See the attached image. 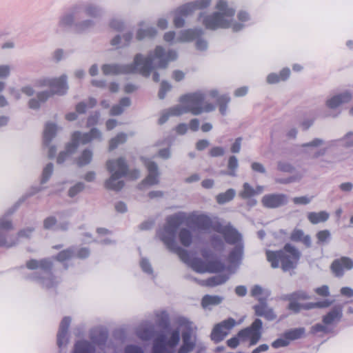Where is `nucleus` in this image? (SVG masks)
<instances>
[{
	"mask_svg": "<svg viewBox=\"0 0 353 353\" xmlns=\"http://www.w3.org/2000/svg\"><path fill=\"white\" fill-rule=\"evenodd\" d=\"M216 222L219 221H214L205 214L197 212L189 214L180 212L168 216L165 224L157 231V235L169 250L176 253L183 260L188 261V252L177 245L175 241L178 228L182 224H185L199 231H207L210 229L214 230V225Z\"/></svg>",
	"mask_w": 353,
	"mask_h": 353,
	"instance_id": "obj_1",
	"label": "nucleus"
},
{
	"mask_svg": "<svg viewBox=\"0 0 353 353\" xmlns=\"http://www.w3.org/2000/svg\"><path fill=\"white\" fill-rule=\"evenodd\" d=\"M176 58L177 53L175 50H170L166 52L161 46H157L147 57H143L139 54H137L132 65L120 66L105 64L101 69L105 75L139 72L144 77H148L153 69V61L155 60L158 61L159 68H165L169 62L176 60Z\"/></svg>",
	"mask_w": 353,
	"mask_h": 353,
	"instance_id": "obj_2",
	"label": "nucleus"
},
{
	"mask_svg": "<svg viewBox=\"0 0 353 353\" xmlns=\"http://www.w3.org/2000/svg\"><path fill=\"white\" fill-rule=\"evenodd\" d=\"M215 8L216 12L205 17L202 21L207 29L214 30L219 28H231L234 31H239L243 28V23L249 19L248 14L241 11L237 15L240 23L234 21L235 10L224 0L218 1Z\"/></svg>",
	"mask_w": 353,
	"mask_h": 353,
	"instance_id": "obj_3",
	"label": "nucleus"
},
{
	"mask_svg": "<svg viewBox=\"0 0 353 353\" xmlns=\"http://www.w3.org/2000/svg\"><path fill=\"white\" fill-rule=\"evenodd\" d=\"M205 94L201 92L185 94L180 97L181 105H176L163 112L159 119V124L165 123L170 116H179L190 112L199 115L203 112H210L215 109V105L205 101Z\"/></svg>",
	"mask_w": 353,
	"mask_h": 353,
	"instance_id": "obj_4",
	"label": "nucleus"
},
{
	"mask_svg": "<svg viewBox=\"0 0 353 353\" xmlns=\"http://www.w3.org/2000/svg\"><path fill=\"white\" fill-rule=\"evenodd\" d=\"M106 168L111 174L110 177L104 183V186L108 190L119 191L124 186V182L121 180L123 177L135 180L140 175V172L138 170H129L128 165L123 157L108 161Z\"/></svg>",
	"mask_w": 353,
	"mask_h": 353,
	"instance_id": "obj_5",
	"label": "nucleus"
},
{
	"mask_svg": "<svg viewBox=\"0 0 353 353\" xmlns=\"http://www.w3.org/2000/svg\"><path fill=\"white\" fill-rule=\"evenodd\" d=\"M265 255L272 268H277L281 266L284 272H287L297 267L301 253L294 245L286 243L281 250L277 251L267 250Z\"/></svg>",
	"mask_w": 353,
	"mask_h": 353,
	"instance_id": "obj_6",
	"label": "nucleus"
},
{
	"mask_svg": "<svg viewBox=\"0 0 353 353\" xmlns=\"http://www.w3.org/2000/svg\"><path fill=\"white\" fill-rule=\"evenodd\" d=\"M101 132L97 128H92L89 132L85 133L74 132L71 136V142L67 145L65 150L59 154L57 163H62L66 158L77 150L80 144L85 145L94 140H101Z\"/></svg>",
	"mask_w": 353,
	"mask_h": 353,
	"instance_id": "obj_7",
	"label": "nucleus"
},
{
	"mask_svg": "<svg viewBox=\"0 0 353 353\" xmlns=\"http://www.w3.org/2000/svg\"><path fill=\"white\" fill-rule=\"evenodd\" d=\"M42 85H48L50 88V92H43L37 95L38 100L32 99L29 101V106L32 109H37L40 105V102H44L46 99L54 94H63L68 90L66 83V77L61 76L58 79H44L41 83Z\"/></svg>",
	"mask_w": 353,
	"mask_h": 353,
	"instance_id": "obj_8",
	"label": "nucleus"
},
{
	"mask_svg": "<svg viewBox=\"0 0 353 353\" xmlns=\"http://www.w3.org/2000/svg\"><path fill=\"white\" fill-rule=\"evenodd\" d=\"M290 301L288 310L294 313L299 312L301 310H310L313 308H325L328 307L332 301L324 300L316 303H308L306 304H301L299 302L310 299V296L304 291H298L289 294L287 297Z\"/></svg>",
	"mask_w": 353,
	"mask_h": 353,
	"instance_id": "obj_9",
	"label": "nucleus"
},
{
	"mask_svg": "<svg viewBox=\"0 0 353 353\" xmlns=\"http://www.w3.org/2000/svg\"><path fill=\"white\" fill-rule=\"evenodd\" d=\"M179 324L182 329L181 336L183 343L178 350L177 353H190L196 346V337L195 332L196 328L191 321L185 319H181Z\"/></svg>",
	"mask_w": 353,
	"mask_h": 353,
	"instance_id": "obj_10",
	"label": "nucleus"
},
{
	"mask_svg": "<svg viewBox=\"0 0 353 353\" xmlns=\"http://www.w3.org/2000/svg\"><path fill=\"white\" fill-rule=\"evenodd\" d=\"M179 340L180 333L178 330H172L168 339L164 334H159L154 340L152 353H173V349L178 345Z\"/></svg>",
	"mask_w": 353,
	"mask_h": 353,
	"instance_id": "obj_11",
	"label": "nucleus"
},
{
	"mask_svg": "<svg viewBox=\"0 0 353 353\" xmlns=\"http://www.w3.org/2000/svg\"><path fill=\"white\" fill-rule=\"evenodd\" d=\"M184 263L190 265L191 268L196 272L200 273L204 272H219L224 269V265L222 263L217 260L210 261L205 262L201 259L194 258L191 259L190 253L188 252V261L183 260L181 257L179 256Z\"/></svg>",
	"mask_w": 353,
	"mask_h": 353,
	"instance_id": "obj_12",
	"label": "nucleus"
},
{
	"mask_svg": "<svg viewBox=\"0 0 353 353\" xmlns=\"http://www.w3.org/2000/svg\"><path fill=\"white\" fill-rule=\"evenodd\" d=\"M211 0H199L181 6L176 10L174 24L176 28L183 27L185 23L184 17L190 14L194 10L203 9L210 6Z\"/></svg>",
	"mask_w": 353,
	"mask_h": 353,
	"instance_id": "obj_13",
	"label": "nucleus"
},
{
	"mask_svg": "<svg viewBox=\"0 0 353 353\" xmlns=\"http://www.w3.org/2000/svg\"><path fill=\"white\" fill-rule=\"evenodd\" d=\"M262 321L256 319L250 327L241 330L238 333V336L241 341L250 342V345H254L260 340L261 337Z\"/></svg>",
	"mask_w": 353,
	"mask_h": 353,
	"instance_id": "obj_14",
	"label": "nucleus"
},
{
	"mask_svg": "<svg viewBox=\"0 0 353 353\" xmlns=\"http://www.w3.org/2000/svg\"><path fill=\"white\" fill-rule=\"evenodd\" d=\"M214 230L221 234L225 242L230 245H236L243 243L242 236L230 223L223 225L216 222L214 225Z\"/></svg>",
	"mask_w": 353,
	"mask_h": 353,
	"instance_id": "obj_15",
	"label": "nucleus"
},
{
	"mask_svg": "<svg viewBox=\"0 0 353 353\" xmlns=\"http://www.w3.org/2000/svg\"><path fill=\"white\" fill-rule=\"evenodd\" d=\"M305 330L304 327L290 329L285 331L280 338L272 343L274 348L286 347L293 341L299 339L305 335Z\"/></svg>",
	"mask_w": 353,
	"mask_h": 353,
	"instance_id": "obj_16",
	"label": "nucleus"
},
{
	"mask_svg": "<svg viewBox=\"0 0 353 353\" xmlns=\"http://www.w3.org/2000/svg\"><path fill=\"white\" fill-rule=\"evenodd\" d=\"M236 324V321L232 318H229L216 324L211 333L212 340L215 343L223 341Z\"/></svg>",
	"mask_w": 353,
	"mask_h": 353,
	"instance_id": "obj_17",
	"label": "nucleus"
},
{
	"mask_svg": "<svg viewBox=\"0 0 353 353\" xmlns=\"http://www.w3.org/2000/svg\"><path fill=\"white\" fill-rule=\"evenodd\" d=\"M353 268V260L347 256H341L334 259L331 265L330 270L336 277H342L346 271Z\"/></svg>",
	"mask_w": 353,
	"mask_h": 353,
	"instance_id": "obj_18",
	"label": "nucleus"
},
{
	"mask_svg": "<svg viewBox=\"0 0 353 353\" xmlns=\"http://www.w3.org/2000/svg\"><path fill=\"white\" fill-rule=\"evenodd\" d=\"M148 172V174L146 178L141 182L140 186L153 185L159 183L158 167L156 163L149 160L147 158H141Z\"/></svg>",
	"mask_w": 353,
	"mask_h": 353,
	"instance_id": "obj_19",
	"label": "nucleus"
},
{
	"mask_svg": "<svg viewBox=\"0 0 353 353\" xmlns=\"http://www.w3.org/2000/svg\"><path fill=\"white\" fill-rule=\"evenodd\" d=\"M288 198L283 194H269L265 195L261 203L267 208H276L287 203Z\"/></svg>",
	"mask_w": 353,
	"mask_h": 353,
	"instance_id": "obj_20",
	"label": "nucleus"
},
{
	"mask_svg": "<svg viewBox=\"0 0 353 353\" xmlns=\"http://www.w3.org/2000/svg\"><path fill=\"white\" fill-rule=\"evenodd\" d=\"M343 316V307L336 305L323 317V323L325 325H331L339 322Z\"/></svg>",
	"mask_w": 353,
	"mask_h": 353,
	"instance_id": "obj_21",
	"label": "nucleus"
},
{
	"mask_svg": "<svg viewBox=\"0 0 353 353\" xmlns=\"http://www.w3.org/2000/svg\"><path fill=\"white\" fill-rule=\"evenodd\" d=\"M71 319L68 316H65L59 325V329L57 333V345L61 347L67 342V334L70 324Z\"/></svg>",
	"mask_w": 353,
	"mask_h": 353,
	"instance_id": "obj_22",
	"label": "nucleus"
},
{
	"mask_svg": "<svg viewBox=\"0 0 353 353\" xmlns=\"http://www.w3.org/2000/svg\"><path fill=\"white\" fill-rule=\"evenodd\" d=\"M255 314L257 316H263L268 321H272L276 319V314L272 309L268 307L264 301H261L259 304L254 306Z\"/></svg>",
	"mask_w": 353,
	"mask_h": 353,
	"instance_id": "obj_23",
	"label": "nucleus"
},
{
	"mask_svg": "<svg viewBox=\"0 0 353 353\" xmlns=\"http://www.w3.org/2000/svg\"><path fill=\"white\" fill-rule=\"evenodd\" d=\"M255 314L257 316H263L268 321H272L276 319V314L272 309L268 307L264 301H261L259 304L254 306Z\"/></svg>",
	"mask_w": 353,
	"mask_h": 353,
	"instance_id": "obj_24",
	"label": "nucleus"
},
{
	"mask_svg": "<svg viewBox=\"0 0 353 353\" xmlns=\"http://www.w3.org/2000/svg\"><path fill=\"white\" fill-rule=\"evenodd\" d=\"M290 239L292 241L302 243L307 248L310 247L312 245L310 236L305 234L301 229H294L291 232Z\"/></svg>",
	"mask_w": 353,
	"mask_h": 353,
	"instance_id": "obj_25",
	"label": "nucleus"
},
{
	"mask_svg": "<svg viewBox=\"0 0 353 353\" xmlns=\"http://www.w3.org/2000/svg\"><path fill=\"white\" fill-rule=\"evenodd\" d=\"M352 99V95L350 92H344L328 99L326 105L330 108H336L340 105L349 102Z\"/></svg>",
	"mask_w": 353,
	"mask_h": 353,
	"instance_id": "obj_26",
	"label": "nucleus"
},
{
	"mask_svg": "<svg viewBox=\"0 0 353 353\" xmlns=\"http://www.w3.org/2000/svg\"><path fill=\"white\" fill-rule=\"evenodd\" d=\"M203 34L201 29H188L182 31L177 38L179 42H189L199 38Z\"/></svg>",
	"mask_w": 353,
	"mask_h": 353,
	"instance_id": "obj_27",
	"label": "nucleus"
},
{
	"mask_svg": "<svg viewBox=\"0 0 353 353\" xmlns=\"http://www.w3.org/2000/svg\"><path fill=\"white\" fill-rule=\"evenodd\" d=\"M26 267L30 270L41 268L44 271H50L52 268V263L48 259H43L39 261L31 259L26 263Z\"/></svg>",
	"mask_w": 353,
	"mask_h": 353,
	"instance_id": "obj_28",
	"label": "nucleus"
},
{
	"mask_svg": "<svg viewBox=\"0 0 353 353\" xmlns=\"http://www.w3.org/2000/svg\"><path fill=\"white\" fill-rule=\"evenodd\" d=\"M228 279L225 275H216L205 280L197 281V282L202 286L214 287L224 283Z\"/></svg>",
	"mask_w": 353,
	"mask_h": 353,
	"instance_id": "obj_29",
	"label": "nucleus"
},
{
	"mask_svg": "<svg viewBox=\"0 0 353 353\" xmlns=\"http://www.w3.org/2000/svg\"><path fill=\"white\" fill-rule=\"evenodd\" d=\"M130 99L128 97L122 98L119 103L114 105L110 109V114L112 116H118L121 114L125 109L130 105Z\"/></svg>",
	"mask_w": 353,
	"mask_h": 353,
	"instance_id": "obj_30",
	"label": "nucleus"
},
{
	"mask_svg": "<svg viewBox=\"0 0 353 353\" xmlns=\"http://www.w3.org/2000/svg\"><path fill=\"white\" fill-rule=\"evenodd\" d=\"M210 95L216 98L217 103L219 105V111L222 114H225L226 112L227 105L230 102V97L226 95L218 96V92L216 90H212L210 92Z\"/></svg>",
	"mask_w": 353,
	"mask_h": 353,
	"instance_id": "obj_31",
	"label": "nucleus"
},
{
	"mask_svg": "<svg viewBox=\"0 0 353 353\" xmlns=\"http://www.w3.org/2000/svg\"><path fill=\"white\" fill-rule=\"evenodd\" d=\"M93 351L94 347L92 343L83 340L75 343L72 353H92Z\"/></svg>",
	"mask_w": 353,
	"mask_h": 353,
	"instance_id": "obj_32",
	"label": "nucleus"
},
{
	"mask_svg": "<svg viewBox=\"0 0 353 353\" xmlns=\"http://www.w3.org/2000/svg\"><path fill=\"white\" fill-rule=\"evenodd\" d=\"M57 130V126L54 123H48L46 125L43 131V143L48 145L52 139L55 136Z\"/></svg>",
	"mask_w": 353,
	"mask_h": 353,
	"instance_id": "obj_33",
	"label": "nucleus"
},
{
	"mask_svg": "<svg viewBox=\"0 0 353 353\" xmlns=\"http://www.w3.org/2000/svg\"><path fill=\"white\" fill-rule=\"evenodd\" d=\"M307 219L312 224H317L321 222L326 221L329 218V214L325 211H321L319 212H309L307 214Z\"/></svg>",
	"mask_w": 353,
	"mask_h": 353,
	"instance_id": "obj_34",
	"label": "nucleus"
},
{
	"mask_svg": "<svg viewBox=\"0 0 353 353\" xmlns=\"http://www.w3.org/2000/svg\"><path fill=\"white\" fill-rule=\"evenodd\" d=\"M263 190L262 187H257L256 190H254L248 183L243 184V190L239 193V196L242 199H248L255 196L256 194H260Z\"/></svg>",
	"mask_w": 353,
	"mask_h": 353,
	"instance_id": "obj_35",
	"label": "nucleus"
},
{
	"mask_svg": "<svg viewBox=\"0 0 353 353\" xmlns=\"http://www.w3.org/2000/svg\"><path fill=\"white\" fill-rule=\"evenodd\" d=\"M128 135L125 133H118L115 137H112L109 141V150H113L118 148L120 145L127 141Z\"/></svg>",
	"mask_w": 353,
	"mask_h": 353,
	"instance_id": "obj_36",
	"label": "nucleus"
},
{
	"mask_svg": "<svg viewBox=\"0 0 353 353\" xmlns=\"http://www.w3.org/2000/svg\"><path fill=\"white\" fill-rule=\"evenodd\" d=\"M243 253V243L234 245L233 250L229 253L228 259L231 263L238 262L241 260Z\"/></svg>",
	"mask_w": 353,
	"mask_h": 353,
	"instance_id": "obj_37",
	"label": "nucleus"
},
{
	"mask_svg": "<svg viewBox=\"0 0 353 353\" xmlns=\"http://www.w3.org/2000/svg\"><path fill=\"white\" fill-rule=\"evenodd\" d=\"M193 236L191 231L187 228H182L179 232L180 243L185 247H189L192 243Z\"/></svg>",
	"mask_w": 353,
	"mask_h": 353,
	"instance_id": "obj_38",
	"label": "nucleus"
},
{
	"mask_svg": "<svg viewBox=\"0 0 353 353\" xmlns=\"http://www.w3.org/2000/svg\"><path fill=\"white\" fill-rule=\"evenodd\" d=\"M92 159V152L89 149L84 150L76 159L78 166L82 167L89 164Z\"/></svg>",
	"mask_w": 353,
	"mask_h": 353,
	"instance_id": "obj_39",
	"label": "nucleus"
},
{
	"mask_svg": "<svg viewBox=\"0 0 353 353\" xmlns=\"http://www.w3.org/2000/svg\"><path fill=\"white\" fill-rule=\"evenodd\" d=\"M223 299L219 296L205 295L201 300V305L205 308L210 305H216L221 303Z\"/></svg>",
	"mask_w": 353,
	"mask_h": 353,
	"instance_id": "obj_40",
	"label": "nucleus"
},
{
	"mask_svg": "<svg viewBox=\"0 0 353 353\" xmlns=\"http://www.w3.org/2000/svg\"><path fill=\"white\" fill-rule=\"evenodd\" d=\"M235 196V191L233 189H228L225 192L216 195V201L219 204H224L232 201Z\"/></svg>",
	"mask_w": 353,
	"mask_h": 353,
	"instance_id": "obj_41",
	"label": "nucleus"
},
{
	"mask_svg": "<svg viewBox=\"0 0 353 353\" xmlns=\"http://www.w3.org/2000/svg\"><path fill=\"white\" fill-rule=\"evenodd\" d=\"M97 105V100L94 98H90L87 103L80 102L76 105V111L79 114L85 113L88 109L92 108Z\"/></svg>",
	"mask_w": 353,
	"mask_h": 353,
	"instance_id": "obj_42",
	"label": "nucleus"
},
{
	"mask_svg": "<svg viewBox=\"0 0 353 353\" xmlns=\"http://www.w3.org/2000/svg\"><path fill=\"white\" fill-rule=\"evenodd\" d=\"M157 34V31L153 28H148L145 30H139L137 33V39L141 40L145 38H152Z\"/></svg>",
	"mask_w": 353,
	"mask_h": 353,
	"instance_id": "obj_43",
	"label": "nucleus"
},
{
	"mask_svg": "<svg viewBox=\"0 0 353 353\" xmlns=\"http://www.w3.org/2000/svg\"><path fill=\"white\" fill-rule=\"evenodd\" d=\"M316 237L317 239L318 244H323L330 239L331 234L328 230H323L316 233Z\"/></svg>",
	"mask_w": 353,
	"mask_h": 353,
	"instance_id": "obj_44",
	"label": "nucleus"
},
{
	"mask_svg": "<svg viewBox=\"0 0 353 353\" xmlns=\"http://www.w3.org/2000/svg\"><path fill=\"white\" fill-rule=\"evenodd\" d=\"M238 168V160L235 156L230 157L228 162V174L232 176L236 175V170Z\"/></svg>",
	"mask_w": 353,
	"mask_h": 353,
	"instance_id": "obj_45",
	"label": "nucleus"
},
{
	"mask_svg": "<svg viewBox=\"0 0 353 353\" xmlns=\"http://www.w3.org/2000/svg\"><path fill=\"white\" fill-rule=\"evenodd\" d=\"M153 328L148 327L143 329H139L137 332L139 337L143 340H149L153 336Z\"/></svg>",
	"mask_w": 353,
	"mask_h": 353,
	"instance_id": "obj_46",
	"label": "nucleus"
},
{
	"mask_svg": "<svg viewBox=\"0 0 353 353\" xmlns=\"http://www.w3.org/2000/svg\"><path fill=\"white\" fill-rule=\"evenodd\" d=\"M171 88V85L168 81H163L161 83L160 89L159 91V97L161 99H163L167 92L170 90Z\"/></svg>",
	"mask_w": 353,
	"mask_h": 353,
	"instance_id": "obj_47",
	"label": "nucleus"
},
{
	"mask_svg": "<svg viewBox=\"0 0 353 353\" xmlns=\"http://www.w3.org/2000/svg\"><path fill=\"white\" fill-rule=\"evenodd\" d=\"M53 171V165L48 163L43 169L42 174V183L46 182L51 176Z\"/></svg>",
	"mask_w": 353,
	"mask_h": 353,
	"instance_id": "obj_48",
	"label": "nucleus"
},
{
	"mask_svg": "<svg viewBox=\"0 0 353 353\" xmlns=\"http://www.w3.org/2000/svg\"><path fill=\"white\" fill-rule=\"evenodd\" d=\"M314 292L317 295H319L321 297H327V296H330L329 287L326 285L316 288L314 290Z\"/></svg>",
	"mask_w": 353,
	"mask_h": 353,
	"instance_id": "obj_49",
	"label": "nucleus"
},
{
	"mask_svg": "<svg viewBox=\"0 0 353 353\" xmlns=\"http://www.w3.org/2000/svg\"><path fill=\"white\" fill-rule=\"evenodd\" d=\"M84 185L82 183H78L69 190L68 194L70 197H73L82 191Z\"/></svg>",
	"mask_w": 353,
	"mask_h": 353,
	"instance_id": "obj_50",
	"label": "nucleus"
},
{
	"mask_svg": "<svg viewBox=\"0 0 353 353\" xmlns=\"http://www.w3.org/2000/svg\"><path fill=\"white\" fill-rule=\"evenodd\" d=\"M72 255V252L70 250H65L60 252L56 256V259L59 261H64L70 259Z\"/></svg>",
	"mask_w": 353,
	"mask_h": 353,
	"instance_id": "obj_51",
	"label": "nucleus"
},
{
	"mask_svg": "<svg viewBox=\"0 0 353 353\" xmlns=\"http://www.w3.org/2000/svg\"><path fill=\"white\" fill-rule=\"evenodd\" d=\"M278 169L285 172H292L294 170L293 166L287 162H279Z\"/></svg>",
	"mask_w": 353,
	"mask_h": 353,
	"instance_id": "obj_52",
	"label": "nucleus"
},
{
	"mask_svg": "<svg viewBox=\"0 0 353 353\" xmlns=\"http://www.w3.org/2000/svg\"><path fill=\"white\" fill-rule=\"evenodd\" d=\"M209 153L212 157L223 156L224 154V149L221 147H213L210 149Z\"/></svg>",
	"mask_w": 353,
	"mask_h": 353,
	"instance_id": "obj_53",
	"label": "nucleus"
},
{
	"mask_svg": "<svg viewBox=\"0 0 353 353\" xmlns=\"http://www.w3.org/2000/svg\"><path fill=\"white\" fill-rule=\"evenodd\" d=\"M99 119V112H96L94 114L90 115L87 120V127L89 128L95 125L98 123Z\"/></svg>",
	"mask_w": 353,
	"mask_h": 353,
	"instance_id": "obj_54",
	"label": "nucleus"
},
{
	"mask_svg": "<svg viewBox=\"0 0 353 353\" xmlns=\"http://www.w3.org/2000/svg\"><path fill=\"white\" fill-rule=\"evenodd\" d=\"M57 224V219L54 216L47 217L43 221V226L46 229H50Z\"/></svg>",
	"mask_w": 353,
	"mask_h": 353,
	"instance_id": "obj_55",
	"label": "nucleus"
},
{
	"mask_svg": "<svg viewBox=\"0 0 353 353\" xmlns=\"http://www.w3.org/2000/svg\"><path fill=\"white\" fill-rule=\"evenodd\" d=\"M185 76V72L179 70H174L172 74V78L176 82H179L184 79Z\"/></svg>",
	"mask_w": 353,
	"mask_h": 353,
	"instance_id": "obj_56",
	"label": "nucleus"
},
{
	"mask_svg": "<svg viewBox=\"0 0 353 353\" xmlns=\"http://www.w3.org/2000/svg\"><path fill=\"white\" fill-rule=\"evenodd\" d=\"M310 199L303 196L299 197H294L293 199V202L296 205H306L310 202Z\"/></svg>",
	"mask_w": 353,
	"mask_h": 353,
	"instance_id": "obj_57",
	"label": "nucleus"
},
{
	"mask_svg": "<svg viewBox=\"0 0 353 353\" xmlns=\"http://www.w3.org/2000/svg\"><path fill=\"white\" fill-rule=\"evenodd\" d=\"M241 141H242L241 137H239V138L236 139L234 143L232 144V145L231 146V149H230L231 152L232 153L239 152V151L241 150Z\"/></svg>",
	"mask_w": 353,
	"mask_h": 353,
	"instance_id": "obj_58",
	"label": "nucleus"
},
{
	"mask_svg": "<svg viewBox=\"0 0 353 353\" xmlns=\"http://www.w3.org/2000/svg\"><path fill=\"white\" fill-rule=\"evenodd\" d=\"M125 353H143V350L137 345H128L125 348Z\"/></svg>",
	"mask_w": 353,
	"mask_h": 353,
	"instance_id": "obj_59",
	"label": "nucleus"
},
{
	"mask_svg": "<svg viewBox=\"0 0 353 353\" xmlns=\"http://www.w3.org/2000/svg\"><path fill=\"white\" fill-rule=\"evenodd\" d=\"M267 81L268 83L274 84L281 81L279 74L271 73L267 77Z\"/></svg>",
	"mask_w": 353,
	"mask_h": 353,
	"instance_id": "obj_60",
	"label": "nucleus"
},
{
	"mask_svg": "<svg viewBox=\"0 0 353 353\" xmlns=\"http://www.w3.org/2000/svg\"><path fill=\"white\" fill-rule=\"evenodd\" d=\"M12 223L10 221L2 219L0 220V230H8L12 229Z\"/></svg>",
	"mask_w": 353,
	"mask_h": 353,
	"instance_id": "obj_61",
	"label": "nucleus"
},
{
	"mask_svg": "<svg viewBox=\"0 0 353 353\" xmlns=\"http://www.w3.org/2000/svg\"><path fill=\"white\" fill-rule=\"evenodd\" d=\"M279 75L281 81H284L289 78V77L290 75V70L288 68H283L280 71V72L279 73Z\"/></svg>",
	"mask_w": 353,
	"mask_h": 353,
	"instance_id": "obj_62",
	"label": "nucleus"
},
{
	"mask_svg": "<svg viewBox=\"0 0 353 353\" xmlns=\"http://www.w3.org/2000/svg\"><path fill=\"white\" fill-rule=\"evenodd\" d=\"M263 293V289L259 285H254L251 290L250 294L253 297L258 298Z\"/></svg>",
	"mask_w": 353,
	"mask_h": 353,
	"instance_id": "obj_63",
	"label": "nucleus"
},
{
	"mask_svg": "<svg viewBox=\"0 0 353 353\" xmlns=\"http://www.w3.org/2000/svg\"><path fill=\"white\" fill-rule=\"evenodd\" d=\"M240 338L237 336L228 340L227 345L231 348H235L239 344Z\"/></svg>",
	"mask_w": 353,
	"mask_h": 353,
	"instance_id": "obj_64",
	"label": "nucleus"
}]
</instances>
